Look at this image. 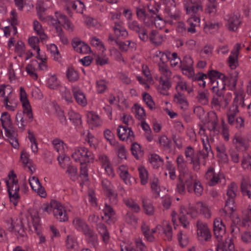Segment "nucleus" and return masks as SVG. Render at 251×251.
I'll list each match as a JSON object with an SVG mask.
<instances>
[{"instance_id":"nucleus-1","label":"nucleus","mask_w":251,"mask_h":251,"mask_svg":"<svg viewBox=\"0 0 251 251\" xmlns=\"http://www.w3.org/2000/svg\"><path fill=\"white\" fill-rule=\"evenodd\" d=\"M183 4L186 14L191 15L187 21L189 25L187 31L191 33H194L196 31V26L200 25L201 21L200 18L197 14L199 12L202 11V5L199 2H194L193 0H183Z\"/></svg>"},{"instance_id":"nucleus-2","label":"nucleus","mask_w":251,"mask_h":251,"mask_svg":"<svg viewBox=\"0 0 251 251\" xmlns=\"http://www.w3.org/2000/svg\"><path fill=\"white\" fill-rule=\"evenodd\" d=\"M201 140L202 143L203 149L199 151L194 155L192 159V167L194 171H198L201 168V163L204 166L206 164V160L209 155V153L212 152L210 142L212 139H209L207 136V133L204 130L200 131Z\"/></svg>"},{"instance_id":"nucleus-3","label":"nucleus","mask_w":251,"mask_h":251,"mask_svg":"<svg viewBox=\"0 0 251 251\" xmlns=\"http://www.w3.org/2000/svg\"><path fill=\"white\" fill-rule=\"evenodd\" d=\"M20 99L23 108V113H18L16 116L17 124L19 128L24 130L26 125L24 115H26L30 121L33 119L32 109L29 102L27 99L26 93L24 88H20Z\"/></svg>"},{"instance_id":"nucleus-4","label":"nucleus","mask_w":251,"mask_h":251,"mask_svg":"<svg viewBox=\"0 0 251 251\" xmlns=\"http://www.w3.org/2000/svg\"><path fill=\"white\" fill-rule=\"evenodd\" d=\"M10 201L17 205L19 200V185L16 175L12 171L8 174V179L5 181Z\"/></svg>"},{"instance_id":"nucleus-5","label":"nucleus","mask_w":251,"mask_h":251,"mask_svg":"<svg viewBox=\"0 0 251 251\" xmlns=\"http://www.w3.org/2000/svg\"><path fill=\"white\" fill-rule=\"evenodd\" d=\"M237 191V186L235 183L232 182L228 185L226 193L228 198L226 201L224 209L221 211L222 215H231L234 212V198L236 196Z\"/></svg>"},{"instance_id":"nucleus-6","label":"nucleus","mask_w":251,"mask_h":251,"mask_svg":"<svg viewBox=\"0 0 251 251\" xmlns=\"http://www.w3.org/2000/svg\"><path fill=\"white\" fill-rule=\"evenodd\" d=\"M72 157L80 164L92 162L95 158L94 154L84 147L75 148L72 153Z\"/></svg>"},{"instance_id":"nucleus-7","label":"nucleus","mask_w":251,"mask_h":251,"mask_svg":"<svg viewBox=\"0 0 251 251\" xmlns=\"http://www.w3.org/2000/svg\"><path fill=\"white\" fill-rule=\"evenodd\" d=\"M234 95L235 98L233 100V104L230 107L227 113L228 120L230 123L233 122L234 117L236 116V114L239 112L238 109V105H241L242 107L244 106L243 91H235L234 92Z\"/></svg>"},{"instance_id":"nucleus-8","label":"nucleus","mask_w":251,"mask_h":251,"mask_svg":"<svg viewBox=\"0 0 251 251\" xmlns=\"http://www.w3.org/2000/svg\"><path fill=\"white\" fill-rule=\"evenodd\" d=\"M162 4L165 6V11L169 18L167 22L171 25L173 24V20L178 21L180 19V13L179 10L175 9L176 2L175 0H161Z\"/></svg>"},{"instance_id":"nucleus-9","label":"nucleus","mask_w":251,"mask_h":251,"mask_svg":"<svg viewBox=\"0 0 251 251\" xmlns=\"http://www.w3.org/2000/svg\"><path fill=\"white\" fill-rule=\"evenodd\" d=\"M175 84V89L176 93H183L186 91L188 94H191L193 89L187 82V81L180 75H176L173 76L172 82Z\"/></svg>"},{"instance_id":"nucleus-10","label":"nucleus","mask_w":251,"mask_h":251,"mask_svg":"<svg viewBox=\"0 0 251 251\" xmlns=\"http://www.w3.org/2000/svg\"><path fill=\"white\" fill-rule=\"evenodd\" d=\"M231 98V94L228 93L226 98L221 96H214L211 101V106L213 109L221 111L222 109H225L228 105Z\"/></svg>"},{"instance_id":"nucleus-11","label":"nucleus","mask_w":251,"mask_h":251,"mask_svg":"<svg viewBox=\"0 0 251 251\" xmlns=\"http://www.w3.org/2000/svg\"><path fill=\"white\" fill-rule=\"evenodd\" d=\"M197 237L201 242L209 241L211 239V233L207 225L201 221L197 223Z\"/></svg>"},{"instance_id":"nucleus-12","label":"nucleus","mask_w":251,"mask_h":251,"mask_svg":"<svg viewBox=\"0 0 251 251\" xmlns=\"http://www.w3.org/2000/svg\"><path fill=\"white\" fill-rule=\"evenodd\" d=\"M97 161L100 163L102 168L104 169L106 174L111 177L115 176L114 170L109 157L106 154L101 153L99 155Z\"/></svg>"},{"instance_id":"nucleus-13","label":"nucleus","mask_w":251,"mask_h":251,"mask_svg":"<svg viewBox=\"0 0 251 251\" xmlns=\"http://www.w3.org/2000/svg\"><path fill=\"white\" fill-rule=\"evenodd\" d=\"M180 181L184 183L189 192L192 193L193 191V184L197 180L196 176L191 171L179 174Z\"/></svg>"},{"instance_id":"nucleus-14","label":"nucleus","mask_w":251,"mask_h":251,"mask_svg":"<svg viewBox=\"0 0 251 251\" xmlns=\"http://www.w3.org/2000/svg\"><path fill=\"white\" fill-rule=\"evenodd\" d=\"M205 178L207 180L209 185L214 186L224 178V175L219 172H215L214 168L211 166L208 168L205 175Z\"/></svg>"},{"instance_id":"nucleus-15","label":"nucleus","mask_w":251,"mask_h":251,"mask_svg":"<svg viewBox=\"0 0 251 251\" xmlns=\"http://www.w3.org/2000/svg\"><path fill=\"white\" fill-rule=\"evenodd\" d=\"M193 64V60L190 56H185L181 64L182 73L188 77L191 76L194 73Z\"/></svg>"},{"instance_id":"nucleus-16","label":"nucleus","mask_w":251,"mask_h":251,"mask_svg":"<svg viewBox=\"0 0 251 251\" xmlns=\"http://www.w3.org/2000/svg\"><path fill=\"white\" fill-rule=\"evenodd\" d=\"M241 45L239 43L236 44L228 57V65L231 69H236L238 65V57Z\"/></svg>"},{"instance_id":"nucleus-17","label":"nucleus","mask_w":251,"mask_h":251,"mask_svg":"<svg viewBox=\"0 0 251 251\" xmlns=\"http://www.w3.org/2000/svg\"><path fill=\"white\" fill-rule=\"evenodd\" d=\"M29 184L32 189L36 192L38 195L42 198H45L47 196V193L45 188L42 186L39 179L34 176H31L28 179Z\"/></svg>"},{"instance_id":"nucleus-18","label":"nucleus","mask_w":251,"mask_h":251,"mask_svg":"<svg viewBox=\"0 0 251 251\" xmlns=\"http://www.w3.org/2000/svg\"><path fill=\"white\" fill-rule=\"evenodd\" d=\"M53 214L54 217L61 222H66L69 219L66 208L59 201H58L57 205L55 206Z\"/></svg>"},{"instance_id":"nucleus-19","label":"nucleus","mask_w":251,"mask_h":251,"mask_svg":"<svg viewBox=\"0 0 251 251\" xmlns=\"http://www.w3.org/2000/svg\"><path fill=\"white\" fill-rule=\"evenodd\" d=\"M119 139L122 141H132L134 139V133L131 128L126 126H119L117 129Z\"/></svg>"},{"instance_id":"nucleus-20","label":"nucleus","mask_w":251,"mask_h":251,"mask_svg":"<svg viewBox=\"0 0 251 251\" xmlns=\"http://www.w3.org/2000/svg\"><path fill=\"white\" fill-rule=\"evenodd\" d=\"M226 26L230 31H236L240 24V20L237 15L231 13L226 16Z\"/></svg>"},{"instance_id":"nucleus-21","label":"nucleus","mask_w":251,"mask_h":251,"mask_svg":"<svg viewBox=\"0 0 251 251\" xmlns=\"http://www.w3.org/2000/svg\"><path fill=\"white\" fill-rule=\"evenodd\" d=\"M102 212L103 215L102 216V218L104 221L109 224H112L115 222L116 220L115 213L110 205L107 203L105 204Z\"/></svg>"},{"instance_id":"nucleus-22","label":"nucleus","mask_w":251,"mask_h":251,"mask_svg":"<svg viewBox=\"0 0 251 251\" xmlns=\"http://www.w3.org/2000/svg\"><path fill=\"white\" fill-rule=\"evenodd\" d=\"M214 232L216 237L221 240L226 233V227L220 218H216L213 223Z\"/></svg>"},{"instance_id":"nucleus-23","label":"nucleus","mask_w":251,"mask_h":251,"mask_svg":"<svg viewBox=\"0 0 251 251\" xmlns=\"http://www.w3.org/2000/svg\"><path fill=\"white\" fill-rule=\"evenodd\" d=\"M74 98L77 103L82 106H85L87 103L86 98L83 91L77 86L72 87Z\"/></svg>"},{"instance_id":"nucleus-24","label":"nucleus","mask_w":251,"mask_h":251,"mask_svg":"<svg viewBox=\"0 0 251 251\" xmlns=\"http://www.w3.org/2000/svg\"><path fill=\"white\" fill-rule=\"evenodd\" d=\"M157 229L159 231H162V233L165 237V239L168 241H171L173 237L172 227L168 222H164L162 225H158L156 226Z\"/></svg>"},{"instance_id":"nucleus-25","label":"nucleus","mask_w":251,"mask_h":251,"mask_svg":"<svg viewBox=\"0 0 251 251\" xmlns=\"http://www.w3.org/2000/svg\"><path fill=\"white\" fill-rule=\"evenodd\" d=\"M12 231L14 232L20 242H24L27 239V235L21 223L12 224Z\"/></svg>"},{"instance_id":"nucleus-26","label":"nucleus","mask_w":251,"mask_h":251,"mask_svg":"<svg viewBox=\"0 0 251 251\" xmlns=\"http://www.w3.org/2000/svg\"><path fill=\"white\" fill-rule=\"evenodd\" d=\"M141 229L143 234L146 239L150 242H153L155 241V238L153 234L158 231L156 226L154 228L150 229L149 226L146 223H143Z\"/></svg>"},{"instance_id":"nucleus-27","label":"nucleus","mask_w":251,"mask_h":251,"mask_svg":"<svg viewBox=\"0 0 251 251\" xmlns=\"http://www.w3.org/2000/svg\"><path fill=\"white\" fill-rule=\"evenodd\" d=\"M72 44L74 50L78 53H87L90 50L89 46L79 39H74Z\"/></svg>"},{"instance_id":"nucleus-28","label":"nucleus","mask_w":251,"mask_h":251,"mask_svg":"<svg viewBox=\"0 0 251 251\" xmlns=\"http://www.w3.org/2000/svg\"><path fill=\"white\" fill-rule=\"evenodd\" d=\"M73 225L77 230L82 232L83 234L91 229L86 222L79 217H76L74 219Z\"/></svg>"},{"instance_id":"nucleus-29","label":"nucleus","mask_w":251,"mask_h":251,"mask_svg":"<svg viewBox=\"0 0 251 251\" xmlns=\"http://www.w3.org/2000/svg\"><path fill=\"white\" fill-rule=\"evenodd\" d=\"M158 67L160 74L159 78L170 80L172 73L168 65L164 62H160L158 64Z\"/></svg>"},{"instance_id":"nucleus-30","label":"nucleus","mask_w":251,"mask_h":251,"mask_svg":"<svg viewBox=\"0 0 251 251\" xmlns=\"http://www.w3.org/2000/svg\"><path fill=\"white\" fill-rule=\"evenodd\" d=\"M150 42L154 46H158L165 41V36L155 30H152L149 34Z\"/></svg>"},{"instance_id":"nucleus-31","label":"nucleus","mask_w":251,"mask_h":251,"mask_svg":"<svg viewBox=\"0 0 251 251\" xmlns=\"http://www.w3.org/2000/svg\"><path fill=\"white\" fill-rule=\"evenodd\" d=\"M52 143L54 149L57 151L60 155L64 154L67 150V146L64 141L59 138L54 139Z\"/></svg>"},{"instance_id":"nucleus-32","label":"nucleus","mask_w":251,"mask_h":251,"mask_svg":"<svg viewBox=\"0 0 251 251\" xmlns=\"http://www.w3.org/2000/svg\"><path fill=\"white\" fill-rule=\"evenodd\" d=\"M5 135L7 138V140L9 142L11 145L15 149H18L19 146L17 134L13 130L10 129L5 131Z\"/></svg>"},{"instance_id":"nucleus-33","label":"nucleus","mask_w":251,"mask_h":251,"mask_svg":"<svg viewBox=\"0 0 251 251\" xmlns=\"http://www.w3.org/2000/svg\"><path fill=\"white\" fill-rule=\"evenodd\" d=\"M123 24H116L113 26V30L117 38L125 39L128 35L127 30L122 26Z\"/></svg>"},{"instance_id":"nucleus-34","label":"nucleus","mask_w":251,"mask_h":251,"mask_svg":"<svg viewBox=\"0 0 251 251\" xmlns=\"http://www.w3.org/2000/svg\"><path fill=\"white\" fill-rule=\"evenodd\" d=\"M142 202L145 213L149 216L153 215L154 212V207L151 200L145 197L142 198Z\"/></svg>"},{"instance_id":"nucleus-35","label":"nucleus","mask_w":251,"mask_h":251,"mask_svg":"<svg viewBox=\"0 0 251 251\" xmlns=\"http://www.w3.org/2000/svg\"><path fill=\"white\" fill-rule=\"evenodd\" d=\"M86 238L88 244L94 248H96L99 244L98 237L97 235L91 229L84 234Z\"/></svg>"},{"instance_id":"nucleus-36","label":"nucleus","mask_w":251,"mask_h":251,"mask_svg":"<svg viewBox=\"0 0 251 251\" xmlns=\"http://www.w3.org/2000/svg\"><path fill=\"white\" fill-rule=\"evenodd\" d=\"M176 162L179 174H181L190 171L187 166V161L185 160L183 155L181 154L178 155Z\"/></svg>"},{"instance_id":"nucleus-37","label":"nucleus","mask_w":251,"mask_h":251,"mask_svg":"<svg viewBox=\"0 0 251 251\" xmlns=\"http://www.w3.org/2000/svg\"><path fill=\"white\" fill-rule=\"evenodd\" d=\"M174 100L180 105L182 109H186L188 106V101L183 93H176L174 96Z\"/></svg>"},{"instance_id":"nucleus-38","label":"nucleus","mask_w":251,"mask_h":251,"mask_svg":"<svg viewBox=\"0 0 251 251\" xmlns=\"http://www.w3.org/2000/svg\"><path fill=\"white\" fill-rule=\"evenodd\" d=\"M87 122L89 124L98 126L102 124V121L99 116L93 112H89L87 114Z\"/></svg>"},{"instance_id":"nucleus-39","label":"nucleus","mask_w":251,"mask_h":251,"mask_svg":"<svg viewBox=\"0 0 251 251\" xmlns=\"http://www.w3.org/2000/svg\"><path fill=\"white\" fill-rule=\"evenodd\" d=\"M0 121L5 131L11 129L10 116L7 112H4L1 113Z\"/></svg>"},{"instance_id":"nucleus-40","label":"nucleus","mask_w":251,"mask_h":251,"mask_svg":"<svg viewBox=\"0 0 251 251\" xmlns=\"http://www.w3.org/2000/svg\"><path fill=\"white\" fill-rule=\"evenodd\" d=\"M139 177L141 181V184L143 185L147 184L149 180V173L145 167L140 166L138 168Z\"/></svg>"},{"instance_id":"nucleus-41","label":"nucleus","mask_w":251,"mask_h":251,"mask_svg":"<svg viewBox=\"0 0 251 251\" xmlns=\"http://www.w3.org/2000/svg\"><path fill=\"white\" fill-rule=\"evenodd\" d=\"M150 184L151 189L153 193L156 195V197H159L161 188L159 184L158 177L155 176L152 177L150 179Z\"/></svg>"},{"instance_id":"nucleus-42","label":"nucleus","mask_w":251,"mask_h":251,"mask_svg":"<svg viewBox=\"0 0 251 251\" xmlns=\"http://www.w3.org/2000/svg\"><path fill=\"white\" fill-rule=\"evenodd\" d=\"M167 59L170 61V65L172 67H181V61L178 57L177 54L176 52L171 53L169 52V55Z\"/></svg>"},{"instance_id":"nucleus-43","label":"nucleus","mask_w":251,"mask_h":251,"mask_svg":"<svg viewBox=\"0 0 251 251\" xmlns=\"http://www.w3.org/2000/svg\"><path fill=\"white\" fill-rule=\"evenodd\" d=\"M96 89L98 94H103L105 93L108 89L107 82L102 79L97 80L96 82Z\"/></svg>"},{"instance_id":"nucleus-44","label":"nucleus","mask_w":251,"mask_h":251,"mask_svg":"<svg viewBox=\"0 0 251 251\" xmlns=\"http://www.w3.org/2000/svg\"><path fill=\"white\" fill-rule=\"evenodd\" d=\"M233 144L237 145L243 147L245 150L249 147V141L245 138L240 137L238 135L235 134L232 139Z\"/></svg>"},{"instance_id":"nucleus-45","label":"nucleus","mask_w":251,"mask_h":251,"mask_svg":"<svg viewBox=\"0 0 251 251\" xmlns=\"http://www.w3.org/2000/svg\"><path fill=\"white\" fill-rule=\"evenodd\" d=\"M196 206L200 210V213L203 215L205 218H209L211 217V211L208 206L201 202H198Z\"/></svg>"},{"instance_id":"nucleus-46","label":"nucleus","mask_w":251,"mask_h":251,"mask_svg":"<svg viewBox=\"0 0 251 251\" xmlns=\"http://www.w3.org/2000/svg\"><path fill=\"white\" fill-rule=\"evenodd\" d=\"M149 160L154 168L157 169L163 164V160L156 154H151L149 158Z\"/></svg>"},{"instance_id":"nucleus-47","label":"nucleus","mask_w":251,"mask_h":251,"mask_svg":"<svg viewBox=\"0 0 251 251\" xmlns=\"http://www.w3.org/2000/svg\"><path fill=\"white\" fill-rule=\"evenodd\" d=\"M36 61H32L30 64H28L26 68L25 71L28 75L34 80H37L38 75L36 73V70L34 67V63H36Z\"/></svg>"},{"instance_id":"nucleus-48","label":"nucleus","mask_w":251,"mask_h":251,"mask_svg":"<svg viewBox=\"0 0 251 251\" xmlns=\"http://www.w3.org/2000/svg\"><path fill=\"white\" fill-rule=\"evenodd\" d=\"M250 187V178H244L241 183V191L243 195L248 196L249 198L251 197Z\"/></svg>"},{"instance_id":"nucleus-49","label":"nucleus","mask_w":251,"mask_h":251,"mask_svg":"<svg viewBox=\"0 0 251 251\" xmlns=\"http://www.w3.org/2000/svg\"><path fill=\"white\" fill-rule=\"evenodd\" d=\"M69 119L75 125H78L81 123V119L80 115L70 109L68 112Z\"/></svg>"},{"instance_id":"nucleus-50","label":"nucleus","mask_w":251,"mask_h":251,"mask_svg":"<svg viewBox=\"0 0 251 251\" xmlns=\"http://www.w3.org/2000/svg\"><path fill=\"white\" fill-rule=\"evenodd\" d=\"M101 186L103 190L109 196H114L113 190V186L110 181L107 179H103L101 180Z\"/></svg>"},{"instance_id":"nucleus-51","label":"nucleus","mask_w":251,"mask_h":251,"mask_svg":"<svg viewBox=\"0 0 251 251\" xmlns=\"http://www.w3.org/2000/svg\"><path fill=\"white\" fill-rule=\"evenodd\" d=\"M47 86L52 89L56 88L59 85V81L54 75H50L47 80Z\"/></svg>"},{"instance_id":"nucleus-52","label":"nucleus","mask_w":251,"mask_h":251,"mask_svg":"<svg viewBox=\"0 0 251 251\" xmlns=\"http://www.w3.org/2000/svg\"><path fill=\"white\" fill-rule=\"evenodd\" d=\"M143 99L146 103L147 106L151 110L156 108L154 102L153 100L152 97L147 93L143 94Z\"/></svg>"},{"instance_id":"nucleus-53","label":"nucleus","mask_w":251,"mask_h":251,"mask_svg":"<svg viewBox=\"0 0 251 251\" xmlns=\"http://www.w3.org/2000/svg\"><path fill=\"white\" fill-rule=\"evenodd\" d=\"M207 76L209 78L210 81L215 79H219L220 81L222 82V85L223 84V78L224 77V75L218 71L215 70L210 71L207 73Z\"/></svg>"},{"instance_id":"nucleus-54","label":"nucleus","mask_w":251,"mask_h":251,"mask_svg":"<svg viewBox=\"0 0 251 251\" xmlns=\"http://www.w3.org/2000/svg\"><path fill=\"white\" fill-rule=\"evenodd\" d=\"M66 75L70 81L75 82L79 79V75L77 71L73 68H69L66 73Z\"/></svg>"},{"instance_id":"nucleus-55","label":"nucleus","mask_w":251,"mask_h":251,"mask_svg":"<svg viewBox=\"0 0 251 251\" xmlns=\"http://www.w3.org/2000/svg\"><path fill=\"white\" fill-rule=\"evenodd\" d=\"M70 6L74 10H76L77 13H82L84 9V5L80 0H77L72 1L70 3Z\"/></svg>"},{"instance_id":"nucleus-56","label":"nucleus","mask_w":251,"mask_h":251,"mask_svg":"<svg viewBox=\"0 0 251 251\" xmlns=\"http://www.w3.org/2000/svg\"><path fill=\"white\" fill-rule=\"evenodd\" d=\"M58 162L60 166L65 169L70 165L71 161L69 156L65 154L59 155L57 158Z\"/></svg>"},{"instance_id":"nucleus-57","label":"nucleus","mask_w":251,"mask_h":251,"mask_svg":"<svg viewBox=\"0 0 251 251\" xmlns=\"http://www.w3.org/2000/svg\"><path fill=\"white\" fill-rule=\"evenodd\" d=\"M60 93L62 98L64 99L67 102H71L73 100L72 94L70 90L66 87L61 86L60 88Z\"/></svg>"},{"instance_id":"nucleus-58","label":"nucleus","mask_w":251,"mask_h":251,"mask_svg":"<svg viewBox=\"0 0 251 251\" xmlns=\"http://www.w3.org/2000/svg\"><path fill=\"white\" fill-rule=\"evenodd\" d=\"M66 245L68 249H75L77 246L76 238L72 235H68L66 240Z\"/></svg>"},{"instance_id":"nucleus-59","label":"nucleus","mask_w":251,"mask_h":251,"mask_svg":"<svg viewBox=\"0 0 251 251\" xmlns=\"http://www.w3.org/2000/svg\"><path fill=\"white\" fill-rule=\"evenodd\" d=\"M15 50L19 57H23L25 53V44L21 41H18L15 45Z\"/></svg>"},{"instance_id":"nucleus-60","label":"nucleus","mask_w":251,"mask_h":251,"mask_svg":"<svg viewBox=\"0 0 251 251\" xmlns=\"http://www.w3.org/2000/svg\"><path fill=\"white\" fill-rule=\"evenodd\" d=\"M131 150L132 154L137 159H139L143 154V151L141 150L140 145L136 143H134L132 144Z\"/></svg>"},{"instance_id":"nucleus-61","label":"nucleus","mask_w":251,"mask_h":251,"mask_svg":"<svg viewBox=\"0 0 251 251\" xmlns=\"http://www.w3.org/2000/svg\"><path fill=\"white\" fill-rule=\"evenodd\" d=\"M12 92V88L10 85L2 84L0 86V96L4 97L8 96L9 98V95Z\"/></svg>"},{"instance_id":"nucleus-62","label":"nucleus","mask_w":251,"mask_h":251,"mask_svg":"<svg viewBox=\"0 0 251 251\" xmlns=\"http://www.w3.org/2000/svg\"><path fill=\"white\" fill-rule=\"evenodd\" d=\"M91 44L92 46L98 48L101 52L104 51L106 49L102 42L96 37H92L91 39Z\"/></svg>"},{"instance_id":"nucleus-63","label":"nucleus","mask_w":251,"mask_h":251,"mask_svg":"<svg viewBox=\"0 0 251 251\" xmlns=\"http://www.w3.org/2000/svg\"><path fill=\"white\" fill-rule=\"evenodd\" d=\"M177 239L181 247L186 246L189 242L188 237L186 233L182 231H180L177 234Z\"/></svg>"},{"instance_id":"nucleus-64","label":"nucleus","mask_w":251,"mask_h":251,"mask_svg":"<svg viewBox=\"0 0 251 251\" xmlns=\"http://www.w3.org/2000/svg\"><path fill=\"white\" fill-rule=\"evenodd\" d=\"M134 108L136 117L139 120H144L146 116L145 111L144 108L138 104H135Z\"/></svg>"}]
</instances>
